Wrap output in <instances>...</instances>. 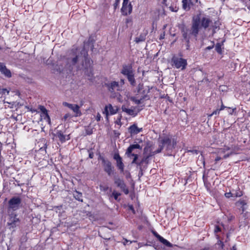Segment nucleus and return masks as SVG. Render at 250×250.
I'll return each mask as SVG.
<instances>
[{
  "label": "nucleus",
  "instance_id": "obj_1",
  "mask_svg": "<svg viewBox=\"0 0 250 250\" xmlns=\"http://www.w3.org/2000/svg\"><path fill=\"white\" fill-rule=\"evenodd\" d=\"M87 53L83 48H73L67 52L66 56L63 58L62 61L65 63L64 68L62 69L71 70L73 66L78 70L87 69L90 66V60L87 57Z\"/></svg>",
  "mask_w": 250,
  "mask_h": 250
},
{
  "label": "nucleus",
  "instance_id": "obj_2",
  "mask_svg": "<svg viewBox=\"0 0 250 250\" xmlns=\"http://www.w3.org/2000/svg\"><path fill=\"white\" fill-rule=\"evenodd\" d=\"M200 18L197 16L196 18H193L192 21V24L190 29L187 28H183L182 30L183 37L186 40L187 45V49H188L189 46V40L192 36H193L195 39L197 38L200 30Z\"/></svg>",
  "mask_w": 250,
  "mask_h": 250
},
{
  "label": "nucleus",
  "instance_id": "obj_3",
  "mask_svg": "<svg viewBox=\"0 0 250 250\" xmlns=\"http://www.w3.org/2000/svg\"><path fill=\"white\" fill-rule=\"evenodd\" d=\"M21 219L17 214L14 212L8 213L7 220V226L9 229H14L20 226Z\"/></svg>",
  "mask_w": 250,
  "mask_h": 250
},
{
  "label": "nucleus",
  "instance_id": "obj_4",
  "mask_svg": "<svg viewBox=\"0 0 250 250\" xmlns=\"http://www.w3.org/2000/svg\"><path fill=\"white\" fill-rule=\"evenodd\" d=\"M142 148V146H141L140 145L133 144L130 145L126 149L125 155L127 156V157L129 158H131V157H133V161L131 162L132 164H135L138 166V164H139V162H137V161L138 158V155L137 154L132 153V151L135 149H139L141 150Z\"/></svg>",
  "mask_w": 250,
  "mask_h": 250
},
{
  "label": "nucleus",
  "instance_id": "obj_5",
  "mask_svg": "<svg viewBox=\"0 0 250 250\" xmlns=\"http://www.w3.org/2000/svg\"><path fill=\"white\" fill-rule=\"evenodd\" d=\"M21 200L19 197H14L8 202V213L13 212L20 208Z\"/></svg>",
  "mask_w": 250,
  "mask_h": 250
},
{
  "label": "nucleus",
  "instance_id": "obj_6",
  "mask_svg": "<svg viewBox=\"0 0 250 250\" xmlns=\"http://www.w3.org/2000/svg\"><path fill=\"white\" fill-rule=\"evenodd\" d=\"M160 144L166 147L167 150H171L175 147L176 144V141L171 137L167 136L161 139L159 141Z\"/></svg>",
  "mask_w": 250,
  "mask_h": 250
},
{
  "label": "nucleus",
  "instance_id": "obj_7",
  "mask_svg": "<svg viewBox=\"0 0 250 250\" xmlns=\"http://www.w3.org/2000/svg\"><path fill=\"white\" fill-rule=\"evenodd\" d=\"M171 62H172V65L177 69L184 70L187 65V60L182 58L173 56L171 59Z\"/></svg>",
  "mask_w": 250,
  "mask_h": 250
},
{
  "label": "nucleus",
  "instance_id": "obj_8",
  "mask_svg": "<svg viewBox=\"0 0 250 250\" xmlns=\"http://www.w3.org/2000/svg\"><path fill=\"white\" fill-rule=\"evenodd\" d=\"M62 105L67 107L71 109L74 114V116L79 117L82 115V112L80 110V106L76 104H69L67 102H63Z\"/></svg>",
  "mask_w": 250,
  "mask_h": 250
},
{
  "label": "nucleus",
  "instance_id": "obj_9",
  "mask_svg": "<svg viewBox=\"0 0 250 250\" xmlns=\"http://www.w3.org/2000/svg\"><path fill=\"white\" fill-rule=\"evenodd\" d=\"M114 183L118 187L120 188L125 194H128L129 190L123 180L119 177H115Z\"/></svg>",
  "mask_w": 250,
  "mask_h": 250
},
{
  "label": "nucleus",
  "instance_id": "obj_10",
  "mask_svg": "<svg viewBox=\"0 0 250 250\" xmlns=\"http://www.w3.org/2000/svg\"><path fill=\"white\" fill-rule=\"evenodd\" d=\"M102 160L104 171L108 176L111 175L113 171V167L112 166L111 163L109 161L105 160L103 158Z\"/></svg>",
  "mask_w": 250,
  "mask_h": 250
},
{
  "label": "nucleus",
  "instance_id": "obj_11",
  "mask_svg": "<svg viewBox=\"0 0 250 250\" xmlns=\"http://www.w3.org/2000/svg\"><path fill=\"white\" fill-rule=\"evenodd\" d=\"M132 10V6L131 3H123L121 12L123 15L127 16L130 14Z\"/></svg>",
  "mask_w": 250,
  "mask_h": 250
},
{
  "label": "nucleus",
  "instance_id": "obj_12",
  "mask_svg": "<svg viewBox=\"0 0 250 250\" xmlns=\"http://www.w3.org/2000/svg\"><path fill=\"white\" fill-rule=\"evenodd\" d=\"M117 111L118 108L117 107L115 108L111 104H109L104 107V111L103 113L107 116L109 114L110 115H114L116 114L117 112Z\"/></svg>",
  "mask_w": 250,
  "mask_h": 250
},
{
  "label": "nucleus",
  "instance_id": "obj_13",
  "mask_svg": "<svg viewBox=\"0 0 250 250\" xmlns=\"http://www.w3.org/2000/svg\"><path fill=\"white\" fill-rule=\"evenodd\" d=\"M55 136L58 138L59 141L62 143H64L66 141L70 140V134L64 135L63 132L61 130H58L56 132Z\"/></svg>",
  "mask_w": 250,
  "mask_h": 250
},
{
  "label": "nucleus",
  "instance_id": "obj_14",
  "mask_svg": "<svg viewBox=\"0 0 250 250\" xmlns=\"http://www.w3.org/2000/svg\"><path fill=\"white\" fill-rule=\"evenodd\" d=\"M121 73L125 76L131 75L133 73L132 65L131 64L123 65Z\"/></svg>",
  "mask_w": 250,
  "mask_h": 250
},
{
  "label": "nucleus",
  "instance_id": "obj_15",
  "mask_svg": "<svg viewBox=\"0 0 250 250\" xmlns=\"http://www.w3.org/2000/svg\"><path fill=\"white\" fill-rule=\"evenodd\" d=\"M106 86L108 88V90L111 92H114L115 90H120L119 83L117 82L113 81L111 83L106 84Z\"/></svg>",
  "mask_w": 250,
  "mask_h": 250
},
{
  "label": "nucleus",
  "instance_id": "obj_16",
  "mask_svg": "<svg viewBox=\"0 0 250 250\" xmlns=\"http://www.w3.org/2000/svg\"><path fill=\"white\" fill-rule=\"evenodd\" d=\"M211 22V21L209 18L203 17L201 20L200 19V29L201 27H203L204 29L207 28Z\"/></svg>",
  "mask_w": 250,
  "mask_h": 250
},
{
  "label": "nucleus",
  "instance_id": "obj_17",
  "mask_svg": "<svg viewBox=\"0 0 250 250\" xmlns=\"http://www.w3.org/2000/svg\"><path fill=\"white\" fill-rule=\"evenodd\" d=\"M0 71L7 78H10L12 76L10 70L8 69L6 66L1 62H0Z\"/></svg>",
  "mask_w": 250,
  "mask_h": 250
},
{
  "label": "nucleus",
  "instance_id": "obj_18",
  "mask_svg": "<svg viewBox=\"0 0 250 250\" xmlns=\"http://www.w3.org/2000/svg\"><path fill=\"white\" fill-rule=\"evenodd\" d=\"M128 130L131 134H137L142 131V128H139L136 125L134 124L129 127Z\"/></svg>",
  "mask_w": 250,
  "mask_h": 250
},
{
  "label": "nucleus",
  "instance_id": "obj_19",
  "mask_svg": "<svg viewBox=\"0 0 250 250\" xmlns=\"http://www.w3.org/2000/svg\"><path fill=\"white\" fill-rule=\"evenodd\" d=\"M122 109L123 111L133 117H135L137 115V113H136L134 110L127 108L125 105L122 106Z\"/></svg>",
  "mask_w": 250,
  "mask_h": 250
},
{
  "label": "nucleus",
  "instance_id": "obj_20",
  "mask_svg": "<svg viewBox=\"0 0 250 250\" xmlns=\"http://www.w3.org/2000/svg\"><path fill=\"white\" fill-rule=\"evenodd\" d=\"M232 151L230 148L228 146H225L223 148H220L218 152V155L223 156L226 154L228 152Z\"/></svg>",
  "mask_w": 250,
  "mask_h": 250
},
{
  "label": "nucleus",
  "instance_id": "obj_21",
  "mask_svg": "<svg viewBox=\"0 0 250 250\" xmlns=\"http://www.w3.org/2000/svg\"><path fill=\"white\" fill-rule=\"evenodd\" d=\"M158 239L167 247H171L172 246V245L169 242L160 235L158 236Z\"/></svg>",
  "mask_w": 250,
  "mask_h": 250
},
{
  "label": "nucleus",
  "instance_id": "obj_22",
  "mask_svg": "<svg viewBox=\"0 0 250 250\" xmlns=\"http://www.w3.org/2000/svg\"><path fill=\"white\" fill-rule=\"evenodd\" d=\"M233 154V152L231 151V152H228L226 154H224L223 156H220V155H218V156L215 159V161L216 162H217L218 161H219L222 159H226Z\"/></svg>",
  "mask_w": 250,
  "mask_h": 250
},
{
  "label": "nucleus",
  "instance_id": "obj_23",
  "mask_svg": "<svg viewBox=\"0 0 250 250\" xmlns=\"http://www.w3.org/2000/svg\"><path fill=\"white\" fill-rule=\"evenodd\" d=\"M190 0H182L183 8L185 10L188 11V10H189L190 6H191Z\"/></svg>",
  "mask_w": 250,
  "mask_h": 250
},
{
  "label": "nucleus",
  "instance_id": "obj_24",
  "mask_svg": "<svg viewBox=\"0 0 250 250\" xmlns=\"http://www.w3.org/2000/svg\"><path fill=\"white\" fill-rule=\"evenodd\" d=\"M146 97L147 95H145L142 96L139 99H138L136 97H133L131 98V101L134 102L136 104H139L141 103L142 101L143 100H144Z\"/></svg>",
  "mask_w": 250,
  "mask_h": 250
},
{
  "label": "nucleus",
  "instance_id": "obj_25",
  "mask_svg": "<svg viewBox=\"0 0 250 250\" xmlns=\"http://www.w3.org/2000/svg\"><path fill=\"white\" fill-rule=\"evenodd\" d=\"M117 167L121 172H123L124 170V165L122 161V159L116 161Z\"/></svg>",
  "mask_w": 250,
  "mask_h": 250
},
{
  "label": "nucleus",
  "instance_id": "obj_26",
  "mask_svg": "<svg viewBox=\"0 0 250 250\" xmlns=\"http://www.w3.org/2000/svg\"><path fill=\"white\" fill-rule=\"evenodd\" d=\"M128 81L130 83V84L132 86H135L136 84V81L134 78V73L132 74L131 75H130L128 76H126Z\"/></svg>",
  "mask_w": 250,
  "mask_h": 250
},
{
  "label": "nucleus",
  "instance_id": "obj_27",
  "mask_svg": "<svg viewBox=\"0 0 250 250\" xmlns=\"http://www.w3.org/2000/svg\"><path fill=\"white\" fill-rule=\"evenodd\" d=\"M73 195H74V198L76 200H77L79 201H81V202H83L82 193L78 192L77 191H75L73 193Z\"/></svg>",
  "mask_w": 250,
  "mask_h": 250
},
{
  "label": "nucleus",
  "instance_id": "obj_28",
  "mask_svg": "<svg viewBox=\"0 0 250 250\" xmlns=\"http://www.w3.org/2000/svg\"><path fill=\"white\" fill-rule=\"evenodd\" d=\"M146 40V35L144 34H141L139 36L135 38V41L136 43L144 42Z\"/></svg>",
  "mask_w": 250,
  "mask_h": 250
},
{
  "label": "nucleus",
  "instance_id": "obj_29",
  "mask_svg": "<svg viewBox=\"0 0 250 250\" xmlns=\"http://www.w3.org/2000/svg\"><path fill=\"white\" fill-rule=\"evenodd\" d=\"M39 109L40 111L42 112V114L44 116H45V117H47V118L49 119V117L47 113V110L44 106L40 105L39 107Z\"/></svg>",
  "mask_w": 250,
  "mask_h": 250
},
{
  "label": "nucleus",
  "instance_id": "obj_30",
  "mask_svg": "<svg viewBox=\"0 0 250 250\" xmlns=\"http://www.w3.org/2000/svg\"><path fill=\"white\" fill-rule=\"evenodd\" d=\"M223 45V43H217L215 45V50L219 54L222 53V46Z\"/></svg>",
  "mask_w": 250,
  "mask_h": 250
},
{
  "label": "nucleus",
  "instance_id": "obj_31",
  "mask_svg": "<svg viewBox=\"0 0 250 250\" xmlns=\"http://www.w3.org/2000/svg\"><path fill=\"white\" fill-rule=\"evenodd\" d=\"M242 195V192L239 189L237 191H235V192L233 191V196L235 197H241Z\"/></svg>",
  "mask_w": 250,
  "mask_h": 250
},
{
  "label": "nucleus",
  "instance_id": "obj_32",
  "mask_svg": "<svg viewBox=\"0 0 250 250\" xmlns=\"http://www.w3.org/2000/svg\"><path fill=\"white\" fill-rule=\"evenodd\" d=\"M100 189L102 191L105 192L109 188L108 186H104L103 185H100L99 186Z\"/></svg>",
  "mask_w": 250,
  "mask_h": 250
},
{
  "label": "nucleus",
  "instance_id": "obj_33",
  "mask_svg": "<svg viewBox=\"0 0 250 250\" xmlns=\"http://www.w3.org/2000/svg\"><path fill=\"white\" fill-rule=\"evenodd\" d=\"M121 195V193L117 192L116 191H113V192L112 193V196H113L114 198L117 200L118 197Z\"/></svg>",
  "mask_w": 250,
  "mask_h": 250
},
{
  "label": "nucleus",
  "instance_id": "obj_34",
  "mask_svg": "<svg viewBox=\"0 0 250 250\" xmlns=\"http://www.w3.org/2000/svg\"><path fill=\"white\" fill-rule=\"evenodd\" d=\"M169 9L172 12H177L178 10V8L176 6V5H175L174 4H171L169 6Z\"/></svg>",
  "mask_w": 250,
  "mask_h": 250
},
{
  "label": "nucleus",
  "instance_id": "obj_35",
  "mask_svg": "<svg viewBox=\"0 0 250 250\" xmlns=\"http://www.w3.org/2000/svg\"><path fill=\"white\" fill-rule=\"evenodd\" d=\"M225 196L227 198H229L230 197H234L233 191H232V192H227V193H225Z\"/></svg>",
  "mask_w": 250,
  "mask_h": 250
},
{
  "label": "nucleus",
  "instance_id": "obj_36",
  "mask_svg": "<svg viewBox=\"0 0 250 250\" xmlns=\"http://www.w3.org/2000/svg\"><path fill=\"white\" fill-rule=\"evenodd\" d=\"M228 108L229 109L228 110V113L230 115H232L234 113V111H235L236 110V108L231 109L230 107H228Z\"/></svg>",
  "mask_w": 250,
  "mask_h": 250
},
{
  "label": "nucleus",
  "instance_id": "obj_37",
  "mask_svg": "<svg viewBox=\"0 0 250 250\" xmlns=\"http://www.w3.org/2000/svg\"><path fill=\"white\" fill-rule=\"evenodd\" d=\"M188 152H190L192 154H198L199 152V151L196 149H192V150H188Z\"/></svg>",
  "mask_w": 250,
  "mask_h": 250
},
{
  "label": "nucleus",
  "instance_id": "obj_38",
  "mask_svg": "<svg viewBox=\"0 0 250 250\" xmlns=\"http://www.w3.org/2000/svg\"><path fill=\"white\" fill-rule=\"evenodd\" d=\"M114 159L117 161L119 160L122 159L118 153L115 154L113 157Z\"/></svg>",
  "mask_w": 250,
  "mask_h": 250
},
{
  "label": "nucleus",
  "instance_id": "obj_39",
  "mask_svg": "<svg viewBox=\"0 0 250 250\" xmlns=\"http://www.w3.org/2000/svg\"><path fill=\"white\" fill-rule=\"evenodd\" d=\"M148 157V156L146 157H144L141 161V162H139V164H138V166H141L143 164L144 162H146L147 160Z\"/></svg>",
  "mask_w": 250,
  "mask_h": 250
},
{
  "label": "nucleus",
  "instance_id": "obj_40",
  "mask_svg": "<svg viewBox=\"0 0 250 250\" xmlns=\"http://www.w3.org/2000/svg\"><path fill=\"white\" fill-rule=\"evenodd\" d=\"M163 148H164V146H162L160 144V146H159V148L155 151V153H158L161 152Z\"/></svg>",
  "mask_w": 250,
  "mask_h": 250
},
{
  "label": "nucleus",
  "instance_id": "obj_41",
  "mask_svg": "<svg viewBox=\"0 0 250 250\" xmlns=\"http://www.w3.org/2000/svg\"><path fill=\"white\" fill-rule=\"evenodd\" d=\"M70 117H71V115L69 113H67L64 115V116L63 117V120H64V121H66L68 118H70Z\"/></svg>",
  "mask_w": 250,
  "mask_h": 250
},
{
  "label": "nucleus",
  "instance_id": "obj_42",
  "mask_svg": "<svg viewBox=\"0 0 250 250\" xmlns=\"http://www.w3.org/2000/svg\"><path fill=\"white\" fill-rule=\"evenodd\" d=\"M198 0H190V2L191 6L196 5V3H198Z\"/></svg>",
  "mask_w": 250,
  "mask_h": 250
},
{
  "label": "nucleus",
  "instance_id": "obj_43",
  "mask_svg": "<svg viewBox=\"0 0 250 250\" xmlns=\"http://www.w3.org/2000/svg\"><path fill=\"white\" fill-rule=\"evenodd\" d=\"M221 231V228L218 226H215L214 232L217 233Z\"/></svg>",
  "mask_w": 250,
  "mask_h": 250
},
{
  "label": "nucleus",
  "instance_id": "obj_44",
  "mask_svg": "<svg viewBox=\"0 0 250 250\" xmlns=\"http://www.w3.org/2000/svg\"><path fill=\"white\" fill-rule=\"evenodd\" d=\"M143 84L139 83L138 85L137 89H138V92H140L141 90H142L143 88Z\"/></svg>",
  "mask_w": 250,
  "mask_h": 250
},
{
  "label": "nucleus",
  "instance_id": "obj_45",
  "mask_svg": "<svg viewBox=\"0 0 250 250\" xmlns=\"http://www.w3.org/2000/svg\"><path fill=\"white\" fill-rule=\"evenodd\" d=\"M1 92L2 94H8L9 91L7 89H2Z\"/></svg>",
  "mask_w": 250,
  "mask_h": 250
},
{
  "label": "nucleus",
  "instance_id": "obj_46",
  "mask_svg": "<svg viewBox=\"0 0 250 250\" xmlns=\"http://www.w3.org/2000/svg\"><path fill=\"white\" fill-rule=\"evenodd\" d=\"M101 116L99 113H98V114H97V115L96 116V120H97V121L99 122L101 120Z\"/></svg>",
  "mask_w": 250,
  "mask_h": 250
},
{
  "label": "nucleus",
  "instance_id": "obj_47",
  "mask_svg": "<svg viewBox=\"0 0 250 250\" xmlns=\"http://www.w3.org/2000/svg\"><path fill=\"white\" fill-rule=\"evenodd\" d=\"M220 112V111L218 109H217L212 113V115H218Z\"/></svg>",
  "mask_w": 250,
  "mask_h": 250
},
{
  "label": "nucleus",
  "instance_id": "obj_48",
  "mask_svg": "<svg viewBox=\"0 0 250 250\" xmlns=\"http://www.w3.org/2000/svg\"><path fill=\"white\" fill-rule=\"evenodd\" d=\"M221 103H222V104H221V107L219 109H218L220 111L223 110L226 108H228V107L224 105V104H223L222 101H221Z\"/></svg>",
  "mask_w": 250,
  "mask_h": 250
},
{
  "label": "nucleus",
  "instance_id": "obj_49",
  "mask_svg": "<svg viewBox=\"0 0 250 250\" xmlns=\"http://www.w3.org/2000/svg\"><path fill=\"white\" fill-rule=\"evenodd\" d=\"M89 152V158L90 159H92L94 157V153L92 151H88Z\"/></svg>",
  "mask_w": 250,
  "mask_h": 250
},
{
  "label": "nucleus",
  "instance_id": "obj_50",
  "mask_svg": "<svg viewBox=\"0 0 250 250\" xmlns=\"http://www.w3.org/2000/svg\"><path fill=\"white\" fill-rule=\"evenodd\" d=\"M121 117H120L116 121V123L120 125H122V124L121 123Z\"/></svg>",
  "mask_w": 250,
  "mask_h": 250
},
{
  "label": "nucleus",
  "instance_id": "obj_51",
  "mask_svg": "<svg viewBox=\"0 0 250 250\" xmlns=\"http://www.w3.org/2000/svg\"><path fill=\"white\" fill-rule=\"evenodd\" d=\"M162 3L167 6L169 5V3L167 2V0H163Z\"/></svg>",
  "mask_w": 250,
  "mask_h": 250
},
{
  "label": "nucleus",
  "instance_id": "obj_52",
  "mask_svg": "<svg viewBox=\"0 0 250 250\" xmlns=\"http://www.w3.org/2000/svg\"><path fill=\"white\" fill-rule=\"evenodd\" d=\"M86 134H87V135H90L92 133V131L91 130L86 129Z\"/></svg>",
  "mask_w": 250,
  "mask_h": 250
},
{
  "label": "nucleus",
  "instance_id": "obj_53",
  "mask_svg": "<svg viewBox=\"0 0 250 250\" xmlns=\"http://www.w3.org/2000/svg\"><path fill=\"white\" fill-rule=\"evenodd\" d=\"M46 148H47V145H46V144L45 143V144H44L43 146V147H42L40 148V150H42V149H43V150H46Z\"/></svg>",
  "mask_w": 250,
  "mask_h": 250
},
{
  "label": "nucleus",
  "instance_id": "obj_54",
  "mask_svg": "<svg viewBox=\"0 0 250 250\" xmlns=\"http://www.w3.org/2000/svg\"><path fill=\"white\" fill-rule=\"evenodd\" d=\"M213 47H214V45H212L211 46H209L206 48V50H210V49H212Z\"/></svg>",
  "mask_w": 250,
  "mask_h": 250
},
{
  "label": "nucleus",
  "instance_id": "obj_55",
  "mask_svg": "<svg viewBox=\"0 0 250 250\" xmlns=\"http://www.w3.org/2000/svg\"><path fill=\"white\" fill-rule=\"evenodd\" d=\"M16 184L19 186H21L23 185L22 183H20L19 181L16 180Z\"/></svg>",
  "mask_w": 250,
  "mask_h": 250
},
{
  "label": "nucleus",
  "instance_id": "obj_56",
  "mask_svg": "<svg viewBox=\"0 0 250 250\" xmlns=\"http://www.w3.org/2000/svg\"><path fill=\"white\" fill-rule=\"evenodd\" d=\"M153 234L155 236V237L158 239V235H160L159 234H158L157 232H153Z\"/></svg>",
  "mask_w": 250,
  "mask_h": 250
},
{
  "label": "nucleus",
  "instance_id": "obj_57",
  "mask_svg": "<svg viewBox=\"0 0 250 250\" xmlns=\"http://www.w3.org/2000/svg\"><path fill=\"white\" fill-rule=\"evenodd\" d=\"M120 83L121 84L123 85L125 83V81L124 79H121L120 81Z\"/></svg>",
  "mask_w": 250,
  "mask_h": 250
},
{
  "label": "nucleus",
  "instance_id": "obj_58",
  "mask_svg": "<svg viewBox=\"0 0 250 250\" xmlns=\"http://www.w3.org/2000/svg\"><path fill=\"white\" fill-rule=\"evenodd\" d=\"M212 116H213V115H212V113L210 114H208V119H210Z\"/></svg>",
  "mask_w": 250,
  "mask_h": 250
},
{
  "label": "nucleus",
  "instance_id": "obj_59",
  "mask_svg": "<svg viewBox=\"0 0 250 250\" xmlns=\"http://www.w3.org/2000/svg\"><path fill=\"white\" fill-rule=\"evenodd\" d=\"M128 242L127 239H125V241L124 242V244L125 245Z\"/></svg>",
  "mask_w": 250,
  "mask_h": 250
},
{
  "label": "nucleus",
  "instance_id": "obj_60",
  "mask_svg": "<svg viewBox=\"0 0 250 250\" xmlns=\"http://www.w3.org/2000/svg\"><path fill=\"white\" fill-rule=\"evenodd\" d=\"M128 1L129 0H123V3H128Z\"/></svg>",
  "mask_w": 250,
  "mask_h": 250
},
{
  "label": "nucleus",
  "instance_id": "obj_61",
  "mask_svg": "<svg viewBox=\"0 0 250 250\" xmlns=\"http://www.w3.org/2000/svg\"><path fill=\"white\" fill-rule=\"evenodd\" d=\"M130 209H131L133 212L134 211V209H133V208L132 206L130 207Z\"/></svg>",
  "mask_w": 250,
  "mask_h": 250
},
{
  "label": "nucleus",
  "instance_id": "obj_62",
  "mask_svg": "<svg viewBox=\"0 0 250 250\" xmlns=\"http://www.w3.org/2000/svg\"><path fill=\"white\" fill-rule=\"evenodd\" d=\"M164 36H165L164 35H163V36H162V35H161L160 38V39H163V38H164Z\"/></svg>",
  "mask_w": 250,
  "mask_h": 250
},
{
  "label": "nucleus",
  "instance_id": "obj_63",
  "mask_svg": "<svg viewBox=\"0 0 250 250\" xmlns=\"http://www.w3.org/2000/svg\"><path fill=\"white\" fill-rule=\"evenodd\" d=\"M118 2H119V1H118V0H117V2L115 3V7H116V5H118Z\"/></svg>",
  "mask_w": 250,
  "mask_h": 250
},
{
  "label": "nucleus",
  "instance_id": "obj_64",
  "mask_svg": "<svg viewBox=\"0 0 250 250\" xmlns=\"http://www.w3.org/2000/svg\"><path fill=\"white\" fill-rule=\"evenodd\" d=\"M202 250H209V249L208 248H204V249H202Z\"/></svg>",
  "mask_w": 250,
  "mask_h": 250
}]
</instances>
